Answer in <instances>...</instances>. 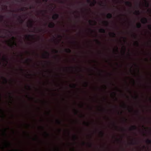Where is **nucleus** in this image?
<instances>
[{
  "label": "nucleus",
  "mask_w": 151,
  "mask_h": 151,
  "mask_svg": "<svg viewBox=\"0 0 151 151\" xmlns=\"http://www.w3.org/2000/svg\"><path fill=\"white\" fill-rule=\"evenodd\" d=\"M49 54L47 52H45L42 55V57L44 58H47L48 57Z\"/></svg>",
  "instance_id": "1"
},
{
  "label": "nucleus",
  "mask_w": 151,
  "mask_h": 151,
  "mask_svg": "<svg viewBox=\"0 0 151 151\" xmlns=\"http://www.w3.org/2000/svg\"><path fill=\"white\" fill-rule=\"evenodd\" d=\"M137 129V127L135 125H133L130 128V130H136Z\"/></svg>",
  "instance_id": "2"
},
{
  "label": "nucleus",
  "mask_w": 151,
  "mask_h": 151,
  "mask_svg": "<svg viewBox=\"0 0 151 151\" xmlns=\"http://www.w3.org/2000/svg\"><path fill=\"white\" fill-rule=\"evenodd\" d=\"M141 22L143 23H147V20L146 18H142L141 19Z\"/></svg>",
  "instance_id": "3"
},
{
  "label": "nucleus",
  "mask_w": 151,
  "mask_h": 151,
  "mask_svg": "<svg viewBox=\"0 0 151 151\" xmlns=\"http://www.w3.org/2000/svg\"><path fill=\"white\" fill-rule=\"evenodd\" d=\"M58 15L57 14H55L53 15L52 16V18L53 19H55L57 18L58 17Z\"/></svg>",
  "instance_id": "4"
},
{
  "label": "nucleus",
  "mask_w": 151,
  "mask_h": 151,
  "mask_svg": "<svg viewBox=\"0 0 151 151\" xmlns=\"http://www.w3.org/2000/svg\"><path fill=\"white\" fill-rule=\"evenodd\" d=\"M54 26V24L52 23H50L49 24L48 26L50 27H52Z\"/></svg>",
  "instance_id": "5"
},
{
  "label": "nucleus",
  "mask_w": 151,
  "mask_h": 151,
  "mask_svg": "<svg viewBox=\"0 0 151 151\" xmlns=\"http://www.w3.org/2000/svg\"><path fill=\"white\" fill-rule=\"evenodd\" d=\"M111 14H108L107 15V17L108 18H110L111 17Z\"/></svg>",
  "instance_id": "6"
},
{
  "label": "nucleus",
  "mask_w": 151,
  "mask_h": 151,
  "mask_svg": "<svg viewBox=\"0 0 151 151\" xmlns=\"http://www.w3.org/2000/svg\"><path fill=\"white\" fill-rule=\"evenodd\" d=\"M56 122L57 123L59 124H60L61 123V121L58 119L57 120Z\"/></svg>",
  "instance_id": "7"
},
{
  "label": "nucleus",
  "mask_w": 151,
  "mask_h": 151,
  "mask_svg": "<svg viewBox=\"0 0 151 151\" xmlns=\"http://www.w3.org/2000/svg\"><path fill=\"white\" fill-rule=\"evenodd\" d=\"M137 144V142L136 141H135V142H132L131 143V144L132 145H134Z\"/></svg>",
  "instance_id": "8"
},
{
  "label": "nucleus",
  "mask_w": 151,
  "mask_h": 151,
  "mask_svg": "<svg viewBox=\"0 0 151 151\" xmlns=\"http://www.w3.org/2000/svg\"><path fill=\"white\" fill-rule=\"evenodd\" d=\"M100 133L101 135V136L103 137H104V132L102 131H100Z\"/></svg>",
  "instance_id": "9"
},
{
  "label": "nucleus",
  "mask_w": 151,
  "mask_h": 151,
  "mask_svg": "<svg viewBox=\"0 0 151 151\" xmlns=\"http://www.w3.org/2000/svg\"><path fill=\"white\" fill-rule=\"evenodd\" d=\"M73 138L74 140H75L78 138V137L76 135H74L73 136Z\"/></svg>",
  "instance_id": "10"
},
{
  "label": "nucleus",
  "mask_w": 151,
  "mask_h": 151,
  "mask_svg": "<svg viewBox=\"0 0 151 151\" xmlns=\"http://www.w3.org/2000/svg\"><path fill=\"white\" fill-rule=\"evenodd\" d=\"M141 26V24L139 23H138L137 24V27L138 28H139Z\"/></svg>",
  "instance_id": "11"
},
{
  "label": "nucleus",
  "mask_w": 151,
  "mask_h": 151,
  "mask_svg": "<svg viewBox=\"0 0 151 151\" xmlns=\"http://www.w3.org/2000/svg\"><path fill=\"white\" fill-rule=\"evenodd\" d=\"M148 28L150 30H151V25H149L148 26Z\"/></svg>",
  "instance_id": "12"
},
{
  "label": "nucleus",
  "mask_w": 151,
  "mask_h": 151,
  "mask_svg": "<svg viewBox=\"0 0 151 151\" xmlns=\"http://www.w3.org/2000/svg\"><path fill=\"white\" fill-rule=\"evenodd\" d=\"M74 110L75 111V114H77L78 112V111L75 109H74Z\"/></svg>",
  "instance_id": "13"
},
{
  "label": "nucleus",
  "mask_w": 151,
  "mask_h": 151,
  "mask_svg": "<svg viewBox=\"0 0 151 151\" xmlns=\"http://www.w3.org/2000/svg\"><path fill=\"white\" fill-rule=\"evenodd\" d=\"M45 134H46V135L47 136H49V134L48 133H47V132H45Z\"/></svg>",
  "instance_id": "14"
},
{
  "label": "nucleus",
  "mask_w": 151,
  "mask_h": 151,
  "mask_svg": "<svg viewBox=\"0 0 151 151\" xmlns=\"http://www.w3.org/2000/svg\"><path fill=\"white\" fill-rule=\"evenodd\" d=\"M145 6H148V4L146 2H145Z\"/></svg>",
  "instance_id": "15"
},
{
  "label": "nucleus",
  "mask_w": 151,
  "mask_h": 151,
  "mask_svg": "<svg viewBox=\"0 0 151 151\" xmlns=\"http://www.w3.org/2000/svg\"><path fill=\"white\" fill-rule=\"evenodd\" d=\"M122 106L124 107H126V105L125 104H124Z\"/></svg>",
  "instance_id": "16"
},
{
  "label": "nucleus",
  "mask_w": 151,
  "mask_h": 151,
  "mask_svg": "<svg viewBox=\"0 0 151 151\" xmlns=\"http://www.w3.org/2000/svg\"><path fill=\"white\" fill-rule=\"evenodd\" d=\"M84 123L86 124L87 126H88L89 125V124L87 123H86L85 122H84Z\"/></svg>",
  "instance_id": "17"
},
{
  "label": "nucleus",
  "mask_w": 151,
  "mask_h": 151,
  "mask_svg": "<svg viewBox=\"0 0 151 151\" xmlns=\"http://www.w3.org/2000/svg\"><path fill=\"white\" fill-rule=\"evenodd\" d=\"M111 34H112V35H110L112 37H114V36L115 35H114V33H112Z\"/></svg>",
  "instance_id": "18"
},
{
  "label": "nucleus",
  "mask_w": 151,
  "mask_h": 151,
  "mask_svg": "<svg viewBox=\"0 0 151 151\" xmlns=\"http://www.w3.org/2000/svg\"><path fill=\"white\" fill-rule=\"evenodd\" d=\"M67 51L68 52H70V49H68V50Z\"/></svg>",
  "instance_id": "19"
},
{
  "label": "nucleus",
  "mask_w": 151,
  "mask_h": 151,
  "mask_svg": "<svg viewBox=\"0 0 151 151\" xmlns=\"http://www.w3.org/2000/svg\"><path fill=\"white\" fill-rule=\"evenodd\" d=\"M89 147H92V145H91V144H89Z\"/></svg>",
  "instance_id": "20"
},
{
  "label": "nucleus",
  "mask_w": 151,
  "mask_h": 151,
  "mask_svg": "<svg viewBox=\"0 0 151 151\" xmlns=\"http://www.w3.org/2000/svg\"><path fill=\"white\" fill-rule=\"evenodd\" d=\"M135 98L136 99H138V96H136V97H135Z\"/></svg>",
  "instance_id": "21"
},
{
  "label": "nucleus",
  "mask_w": 151,
  "mask_h": 151,
  "mask_svg": "<svg viewBox=\"0 0 151 151\" xmlns=\"http://www.w3.org/2000/svg\"><path fill=\"white\" fill-rule=\"evenodd\" d=\"M101 32H104V30L103 29H101Z\"/></svg>",
  "instance_id": "22"
},
{
  "label": "nucleus",
  "mask_w": 151,
  "mask_h": 151,
  "mask_svg": "<svg viewBox=\"0 0 151 151\" xmlns=\"http://www.w3.org/2000/svg\"><path fill=\"white\" fill-rule=\"evenodd\" d=\"M94 4H95V2H93L92 3V5H94Z\"/></svg>",
  "instance_id": "23"
},
{
  "label": "nucleus",
  "mask_w": 151,
  "mask_h": 151,
  "mask_svg": "<svg viewBox=\"0 0 151 151\" xmlns=\"http://www.w3.org/2000/svg\"><path fill=\"white\" fill-rule=\"evenodd\" d=\"M124 119H125V122H127V119H126V118H124Z\"/></svg>",
  "instance_id": "24"
},
{
  "label": "nucleus",
  "mask_w": 151,
  "mask_h": 151,
  "mask_svg": "<svg viewBox=\"0 0 151 151\" xmlns=\"http://www.w3.org/2000/svg\"><path fill=\"white\" fill-rule=\"evenodd\" d=\"M142 127L144 128L145 129H146V128L145 127L144 125L142 126Z\"/></svg>",
  "instance_id": "25"
},
{
  "label": "nucleus",
  "mask_w": 151,
  "mask_h": 151,
  "mask_svg": "<svg viewBox=\"0 0 151 151\" xmlns=\"http://www.w3.org/2000/svg\"><path fill=\"white\" fill-rule=\"evenodd\" d=\"M83 105H81V106L82 107H83Z\"/></svg>",
  "instance_id": "26"
},
{
  "label": "nucleus",
  "mask_w": 151,
  "mask_h": 151,
  "mask_svg": "<svg viewBox=\"0 0 151 151\" xmlns=\"http://www.w3.org/2000/svg\"><path fill=\"white\" fill-rule=\"evenodd\" d=\"M59 132H60L61 131V129H59Z\"/></svg>",
  "instance_id": "27"
},
{
  "label": "nucleus",
  "mask_w": 151,
  "mask_h": 151,
  "mask_svg": "<svg viewBox=\"0 0 151 151\" xmlns=\"http://www.w3.org/2000/svg\"><path fill=\"white\" fill-rule=\"evenodd\" d=\"M85 143V142H83V145H84Z\"/></svg>",
  "instance_id": "28"
},
{
  "label": "nucleus",
  "mask_w": 151,
  "mask_h": 151,
  "mask_svg": "<svg viewBox=\"0 0 151 151\" xmlns=\"http://www.w3.org/2000/svg\"><path fill=\"white\" fill-rule=\"evenodd\" d=\"M50 111H49V113H48V114H50Z\"/></svg>",
  "instance_id": "29"
},
{
  "label": "nucleus",
  "mask_w": 151,
  "mask_h": 151,
  "mask_svg": "<svg viewBox=\"0 0 151 151\" xmlns=\"http://www.w3.org/2000/svg\"><path fill=\"white\" fill-rule=\"evenodd\" d=\"M115 127H116V128H117V127L116 126H115Z\"/></svg>",
  "instance_id": "30"
},
{
  "label": "nucleus",
  "mask_w": 151,
  "mask_h": 151,
  "mask_svg": "<svg viewBox=\"0 0 151 151\" xmlns=\"http://www.w3.org/2000/svg\"><path fill=\"white\" fill-rule=\"evenodd\" d=\"M113 93L114 95H115L116 94L115 93Z\"/></svg>",
  "instance_id": "31"
},
{
  "label": "nucleus",
  "mask_w": 151,
  "mask_h": 151,
  "mask_svg": "<svg viewBox=\"0 0 151 151\" xmlns=\"http://www.w3.org/2000/svg\"><path fill=\"white\" fill-rule=\"evenodd\" d=\"M131 111V110H129V111L130 112Z\"/></svg>",
  "instance_id": "32"
},
{
  "label": "nucleus",
  "mask_w": 151,
  "mask_h": 151,
  "mask_svg": "<svg viewBox=\"0 0 151 151\" xmlns=\"http://www.w3.org/2000/svg\"><path fill=\"white\" fill-rule=\"evenodd\" d=\"M122 114V112H121V114Z\"/></svg>",
  "instance_id": "33"
},
{
  "label": "nucleus",
  "mask_w": 151,
  "mask_h": 151,
  "mask_svg": "<svg viewBox=\"0 0 151 151\" xmlns=\"http://www.w3.org/2000/svg\"><path fill=\"white\" fill-rule=\"evenodd\" d=\"M42 129H43V128H44L43 127H42Z\"/></svg>",
  "instance_id": "34"
},
{
  "label": "nucleus",
  "mask_w": 151,
  "mask_h": 151,
  "mask_svg": "<svg viewBox=\"0 0 151 151\" xmlns=\"http://www.w3.org/2000/svg\"><path fill=\"white\" fill-rule=\"evenodd\" d=\"M19 151H23V150H19Z\"/></svg>",
  "instance_id": "35"
},
{
  "label": "nucleus",
  "mask_w": 151,
  "mask_h": 151,
  "mask_svg": "<svg viewBox=\"0 0 151 151\" xmlns=\"http://www.w3.org/2000/svg\"><path fill=\"white\" fill-rule=\"evenodd\" d=\"M133 110V108H132V110Z\"/></svg>",
  "instance_id": "36"
},
{
  "label": "nucleus",
  "mask_w": 151,
  "mask_h": 151,
  "mask_svg": "<svg viewBox=\"0 0 151 151\" xmlns=\"http://www.w3.org/2000/svg\"><path fill=\"white\" fill-rule=\"evenodd\" d=\"M150 99L151 100V99Z\"/></svg>",
  "instance_id": "37"
}]
</instances>
